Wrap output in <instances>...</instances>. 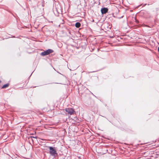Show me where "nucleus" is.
Masks as SVG:
<instances>
[{
	"instance_id": "1",
	"label": "nucleus",
	"mask_w": 159,
	"mask_h": 159,
	"mask_svg": "<svg viewBox=\"0 0 159 159\" xmlns=\"http://www.w3.org/2000/svg\"><path fill=\"white\" fill-rule=\"evenodd\" d=\"M49 153L51 155L55 156L57 155L56 151L52 147H49Z\"/></svg>"
},
{
	"instance_id": "2",
	"label": "nucleus",
	"mask_w": 159,
	"mask_h": 159,
	"mask_svg": "<svg viewBox=\"0 0 159 159\" xmlns=\"http://www.w3.org/2000/svg\"><path fill=\"white\" fill-rule=\"evenodd\" d=\"M52 52L53 51L52 50L48 49L44 52H41V55L42 56H45L48 55L49 54L52 53Z\"/></svg>"
},
{
	"instance_id": "3",
	"label": "nucleus",
	"mask_w": 159,
	"mask_h": 159,
	"mask_svg": "<svg viewBox=\"0 0 159 159\" xmlns=\"http://www.w3.org/2000/svg\"><path fill=\"white\" fill-rule=\"evenodd\" d=\"M65 110L70 115H72L75 112L74 110L72 108H66L65 109Z\"/></svg>"
},
{
	"instance_id": "4",
	"label": "nucleus",
	"mask_w": 159,
	"mask_h": 159,
	"mask_svg": "<svg viewBox=\"0 0 159 159\" xmlns=\"http://www.w3.org/2000/svg\"><path fill=\"white\" fill-rule=\"evenodd\" d=\"M108 10L107 8H104L101 9V11L102 14H105L107 12Z\"/></svg>"
},
{
	"instance_id": "5",
	"label": "nucleus",
	"mask_w": 159,
	"mask_h": 159,
	"mask_svg": "<svg viewBox=\"0 0 159 159\" xmlns=\"http://www.w3.org/2000/svg\"><path fill=\"white\" fill-rule=\"evenodd\" d=\"M81 25L80 24L79 22H76L75 24V26L77 28H79Z\"/></svg>"
},
{
	"instance_id": "6",
	"label": "nucleus",
	"mask_w": 159,
	"mask_h": 159,
	"mask_svg": "<svg viewBox=\"0 0 159 159\" xmlns=\"http://www.w3.org/2000/svg\"><path fill=\"white\" fill-rule=\"evenodd\" d=\"M9 85L8 84H5L3 86L2 88H5L7 87Z\"/></svg>"
},
{
	"instance_id": "7",
	"label": "nucleus",
	"mask_w": 159,
	"mask_h": 159,
	"mask_svg": "<svg viewBox=\"0 0 159 159\" xmlns=\"http://www.w3.org/2000/svg\"><path fill=\"white\" fill-rule=\"evenodd\" d=\"M158 52H159V47L158 48Z\"/></svg>"
},
{
	"instance_id": "8",
	"label": "nucleus",
	"mask_w": 159,
	"mask_h": 159,
	"mask_svg": "<svg viewBox=\"0 0 159 159\" xmlns=\"http://www.w3.org/2000/svg\"><path fill=\"white\" fill-rule=\"evenodd\" d=\"M1 82V81H0V82Z\"/></svg>"
}]
</instances>
